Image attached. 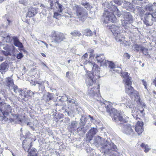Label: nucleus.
<instances>
[{"mask_svg":"<svg viewBox=\"0 0 156 156\" xmlns=\"http://www.w3.org/2000/svg\"><path fill=\"white\" fill-rule=\"evenodd\" d=\"M95 59L98 62L100 63L101 66H107V62H108V61H106L105 57L103 54L97 55L95 57Z\"/></svg>","mask_w":156,"mask_h":156,"instance_id":"obj_16","label":"nucleus"},{"mask_svg":"<svg viewBox=\"0 0 156 156\" xmlns=\"http://www.w3.org/2000/svg\"><path fill=\"white\" fill-rule=\"evenodd\" d=\"M93 56H94L93 55V54L90 53V57H91Z\"/></svg>","mask_w":156,"mask_h":156,"instance_id":"obj_64","label":"nucleus"},{"mask_svg":"<svg viewBox=\"0 0 156 156\" xmlns=\"http://www.w3.org/2000/svg\"><path fill=\"white\" fill-rule=\"evenodd\" d=\"M124 56L126 58H127V59H129L130 58V55L128 53H126L124 54Z\"/></svg>","mask_w":156,"mask_h":156,"instance_id":"obj_51","label":"nucleus"},{"mask_svg":"<svg viewBox=\"0 0 156 156\" xmlns=\"http://www.w3.org/2000/svg\"><path fill=\"white\" fill-rule=\"evenodd\" d=\"M52 96V94L49 92L48 93V94L47 95L46 100L47 101H48L51 99Z\"/></svg>","mask_w":156,"mask_h":156,"instance_id":"obj_40","label":"nucleus"},{"mask_svg":"<svg viewBox=\"0 0 156 156\" xmlns=\"http://www.w3.org/2000/svg\"><path fill=\"white\" fill-rule=\"evenodd\" d=\"M105 5L108 9V10L112 11L111 12L115 16L116 15L119 17L121 15L122 13L119 10L116 6L113 5L112 1H111L110 3L105 2Z\"/></svg>","mask_w":156,"mask_h":156,"instance_id":"obj_9","label":"nucleus"},{"mask_svg":"<svg viewBox=\"0 0 156 156\" xmlns=\"http://www.w3.org/2000/svg\"><path fill=\"white\" fill-rule=\"evenodd\" d=\"M98 130L96 128H91L88 132V136H89V138H91L97 132Z\"/></svg>","mask_w":156,"mask_h":156,"instance_id":"obj_27","label":"nucleus"},{"mask_svg":"<svg viewBox=\"0 0 156 156\" xmlns=\"http://www.w3.org/2000/svg\"><path fill=\"white\" fill-rule=\"evenodd\" d=\"M84 64H88L89 66H91L92 68V69L94 70V69L95 70H98V65L96 64L94 62H89L88 61H86L85 62H84Z\"/></svg>","mask_w":156,"mask_h":156,"instance_id":"obj_26","label":"nucleus"},{"mask_svg":"<svg viewBox=\"0 0 156 156\" xmlns=\"http://www.w3.org/2000/svg\"><path fill=\"white\" fill-rule=\"evenodd\" d=\"M114 2L116 4L120 5L123 3V1L122 0H113Z\"/></svg>","mask_w":156,"mask_h":156,"instance_id":"obj_45","label":"nucleus"},{"mask_svg":"<svg viewBox=\"0 0 156 156\" xmlns=\"http://www.w3.org/2000/svg\"><path fill=\"white\" fill-rule=\"evenodd\" d=\"M68 102V108L65 110L66 112L69 116H71L75 111V109H77L76 101L71 98L67 97Z\"/></svg>","mask_w":156,"mask_h":156,"instance_id":"obj_7","label":"nucleus"},{"mask_svg":"<svg viewBox=\"0 0 156 156\" xmlns=\"http://www.w3.org/2000/svg\"><path fill=\"white\" fill-rule=\"evenodd\" d=\"M2 39L4 41L7 43H11L13 40L14 45L20 48H22L23 46L21 43L19 41L18 38L16 37H12L10 34H6L3 36H1Z\"/></svg>","mask_w":156,"mask_h":156,"instance_id":"obj_5","label":"nucleus"},{"mask_svg":"<svg viewBox=\"0 0 156 156\" xmlns=\"http://www.w3.org/2000/svg\"><path fill=\"white\" fill-rule=\"evenodd\" d=\"M34 16L37 13V10L35 8H31L29 9Z\"/></svg>","mask_w":156,"mask_h":156,"instance_id":"obj_39","label":"nucleus"},{"mask_svg":"<svg viewBox=\"0 0 156 156\" xmlns=\"http://www.w3.org/2000/svg\"><path fill=\"white\" fill-rule=\"evenodd\" d=\"M143 123L141 121H138L134 128L135 131L137 133L138 135H140L143 131Z\"/></svg>","mask_w":156,"mask_h":156,"instance_id":"obj_18","label":"nucleus"},{"mask_svg":"<svg viewBox=\"0 0 156 156\" xmlns=\"http://www.w3.org/2000/svg\"><path fill=\"white\" fill-rule=\"evenodd\" d=\"M69 72H66V76L67 77H68V76L69 75Z\"/></svg>","mask_w":156,"mask_h":156,"instance_id":"obj_61","label":"nucleus"},{"mask_svg":"<svg viewBox=\"0 0 156 156\" xmlns=\"http://www.w3.org/2000/svg\"><path fill=\"white\" fill-rule=\"evenodd\" d=\"M94 76V73H91L90 71L87 72L85 75L84 77L87 86H91L92 85L93 83L96 82L95 80H93Z\"/></svg>","mask_w":156,"mask_h":156,"instance_id":"obj_10","label":"nucleus"},{"mask_svg":"<svg viewBox=\"0 0 156 156\" xmlns=\"http://www.w3.org/2000/svg\"><path fill=\"white\" fill-rule=\"evenodd\" d=\"M70 34L73 37H80L81 35V33L77 30H75L71 32Z\"/></svg>","mask_w":156,"mask_h":156,"instance_id":"obj_31","label":"nucleus"},{"mask_svg":"<svg viewBox=\"0 0 156 156\" xmlns=\"http://www.w3.org/2000/svg\"><path fill=\"white\" fill-rule=\"evenodd\" d=\"M124 20H121L122 25L125 29L128 30L131 26V24L134 21V18L130 12H124L122 13Z\"/></svg>","mask_w":156,"mask_h":156,"instance_id":"obj_3","label":"nucleus"},{"mask_svg":"<svg viewBox=\"0 0 156 156\" xmlns=\"http://www.w3.org/2000/svg\"><path fill=\"white\" fill-rule=\"evenodd\" d=\"M44 83L45 82L43 81H39L37 83L39 87V91L41 92H42L44 90L45 87L44 85Z\"/></svg>","mask_w":156,"mask_h":156,"instance_id":"obj_29","label":"nucleus"},{"mask_svg":"<svg viewBox=\"0 0 156 156\" xmlns=\"http://www.w3.org/2000/svg\"><path fill=\"white\" fill-rule=\"evenodd\" d=\"M61 15L58 12H55L54 14L53 17L55 18H57V17Z\"/></svg>","mask_w":156,"mask_h":156,"instance_id":"obj_48","label":"nucleus"},{"mask_svg":"<svg viewBox=\"0 0 156 156\" xmlns=\"http://www.w3.org/2000/svg\"><path fill=\"white\" fill-rule=\"evenodd\" d=\"M23 56V55L21 53H20L17 54L16 56V58L18 59H21Z\"/></svg>","mask_w":156,"mask_h":156,"instance_id":"obj_46","label":"nucleus"},{"mask_svg":"<svg viewBox=\"0 0 156 156\" xmlns=\"http://www.w3.org/2000/svg\"><path fill=\"white\" fill-rule=\"evenodd\" d=\"M3 18L5 19H6L8 22V24L9 25L11 24L12 23V20L11 18V17L9 16L8 14H5L3 16Z\"/></svg>","mask_w":156,"mask_h":156,"instance_id":"obj_33","label":"nucleus"},{"mask_svg":"<svg viewBox=\"0 0 156 156\" xmlns=\"http://www.w3.org/2000/svg\"><path fill=\"white\" fill-rule=\"evenodd\" d=\"M122 77L124 78L123 81L125 82V84H132V82L131 81V78L129 77L127 72H124L121 73Z\"/></svg>","mask_w":156,"mask_h":156,"instance_id":"obj_20","label":"nucleus"},{"mask_svg":"<svg viewBox=\"0 0 156 156\" xmlns=\"http://www.w3.org/2000/svg\"><path fill=\"white\" fill-rule=\"evenodd\" d=\"M125 92L131 97H136L139 96L137 92L134 90L133 88L131 86L132 84H125Z\"/></svg>","mask_w":156,"mask_h":156,"instance_id":"obj_11","label":"nucleus"},{"mask_svg":"<svg viewBox=\"0 0 156 156\" xmlns=\"http://www.w3.org/2000/svg\"><path fill=\"white\" fill-rule=\"evenodd\" d=\"M19 3L23 4L24 5H26L28 4L27 0H20L19 1Z\"/></svg>","mask_w":156,"mask_h":156,"instance_id":"obj_42","label":"nucleus"},{"mask_svg":"<svg viewBox=\"0 0 156 156\" xmlns=\"http://www.w3.org/2000/svg\"><path fill=\"white\" fill-rule=\"evenodd\" d=\"M28 151H26L28 152L27 156H38V153L36 149L33 148L28 149Z\"/></svg>","mask_w":156,"mask_h":156,"instance_id":"obj_24","label":"nucleus"},{"mask_svg":"<svg viewBox=\"0 0 156 156\" xmlns=\"http://www.w3.org/2000/svg\"><path fill=\"white\" fill-rule=\"evenodd\" d=\"M12 110V108L9 105L0 102V111L5 117L7 116L10 113H11Z\"/></svg>","mask_w":156,"mask_h":156,"instance_id":"obj_8","label":"nucleus"},{"mask_svg":"<svg viewBox=\"0 0 156 156\" xmlns=\"http://www.w3.org/2000/svg\"><path fill=\"white\" fill-rule=\"evenodd\" d=\"M148 49L144 47H142L141 50V51L144 55H146L148 54Z\"/></svg>","mask_w":156,"mask_h":156,"instance_id":"obj_38","label":"nucleus"},{"mask_svg":"<svg viewBox=\"0 0 156 156\" xmlns=\"http://www.w3.org/2000/svg\"><path fill=\"white\" fill-rule=\"evenodd\" d=\"M84 34L86 36H90L93 35V33L92 31L88 29H86L84 30Z\"/></svg>","mask_w":156,"mask_h":156,"instance_id":"obj_34","label":"nucleus"},{"mask_svg":"<svg viewBox=\"0 0 156 156\" xmlns=\"http://www.w3.org/2000/svg\"><path fill=\"white\" fill-rule=\"evenodd\" d=\"M9 67V64L8 62L5 61L2 63L0 66V72L2 74H4L7 71Z\"/></svg>","mask_w":156,"mask_h":156,"instance_id":"obj_19","label":"nucleus"},{"mask_svg":"<svg viewBox=\"0 0 156 156\" xmlns=\"http://www.w3.org/2000/svg\"><path fill=\"white\" fill-rule=\"evenodd\" d=\"M27 93L28 95L29 96L31 97L34 94V93L30 90L27 91Z\"/></svg>","mask_w":156,"mask_h":156,"instance_id":"obj_52","label":"nucleus"},{"mask_svg":"<svg viewBox=\"0 0 156 156\" xmlns=\"http://www.w3.org/2000/svg\"><path fill=\"white\" fill-rule=\"evenodd\" d=\"M142 81L143 85L144 86L145 88L147 89V83L144 80H142Z\"/></svg>","mask_w":156,"mask_h":156,"instance_id":"obj_53","label":"nucleus"},{"mask_svg":"<svg viewBox=\"0 0 156 156\" xmlns=\"http://www.w3.org/2000/svg\"><path fill=\"white\" fill-rule=\"evenodd\" d=\"M57 5L58 7V8L59 9V10H58L59 12H62V5H61L58 2H56Z\"/></svg>","mask_w":156,"mask_h":156,"instance_id":"obj_49","label":"nucleus"},{"mask_svg":"<svg viewBox=\"0 0 156 156\" xmlns=\"http://www.w3.org/2000/svg\"><path fill=\"white\" fill-rule=\"evenodd\" d=\"M108 62H107V64H109V67L112 69H113L114 71H116L118 73H119L121 72V68L120 67H118L116 66L114 63L112 62L108 61Z\"/></svg>","mask_w":156,"mask_h":156,"instance_id":"obj_21","label":"nucleus"},{"mask_svg":"<svg viewBox=\"0 0 156 156\" xmlns=\"http://www.w3.org/2000/svg\"><path fill=\"white\" fill-rule=\"evenodd\" d=\"M51 37L55 42L58 43L62 41L64 39L63 34L60 33H57L55 31L52 32Z\"/></svg>","mask_w":156,"mask_h":156,"instance_id":"obj_13","label":"nucleus"},{"mask_svg":"<svg viewBox=\"0 0 156 156\" xmlns=\"http://www.w3.org/2000/svg\"><path fill=\"white\" fill-rule=\"evenodd\" d=\"M88 93L91 96H94L95 95L94 91L92 89L89 90L88 91Z\"/></svg>","mask_w":156,"mask_h":156,"instance_id":"obj_41","label":"nucleus"},{"mask_svg":"<svg viewBox=\"0 0 156 156\" xmlns=\"http://www.w3.org/2000/svg\"><path fill=\"white\" fill-rule=\"evenodd\" d=\"M122 101L123 103H126V108H129L131 109L132 112H133V110H134L136 108V107L132 103V102L129 101V98L126 95H124L122 97Z\"/></svg>","mask_w":156,"mask_h":156,"instance_id":"obj_15","label":"nucleus"},{"mask_svg":"<svg viewBox=\"0 0 156 156\" xmlns=\"http://www.w3.org/2000/svg\"><path fill=\"white\" fill-rule=\"evenodd\" d=\"M111 107L110 105L106 106L105 108L106 112L109 113L114 121L116 122L119 121L120 122L123 132L127 134H133L134 127L126 123L127 121L122 117L121 115L116 109Z\"/></svg>","mask_w":156,"mask_h":156,"instance_id":"obj_1","label":"nucleus"},{"mask_svg":"<svg viewBox=\"0 0 156 156\" xmlns=\"http://www.w3.org/2000/svg\"><path fill=\"white\" fill-rule=\"evenodd\" d=\"M87 118L85 115L82 116L80 119V124L82 126H84L86 122Z\"/></svg>","mask_w":156,"mask_h":156,"instance_id":"obj_35","label":"nucleus"},{"mask_svg":"<svg viewBox=\"0 0 156 156\" xmlns=\"http://www.w3.org/2000/svg\"><path fill=\"white\" fill-rule=\"evenodd\" d=\"M81 5L84 6L88 10H90L92 8V6L88 3L86 2H83L82 1L81 2Z\"/></svg>","mask_w":156,"mask_h":156,"instance_id":"obj_28","label":"nucleus"},{"mask_svg":"<svg viewBox=\"0 0 156 156\" xmlns=\"http://www.w3.org/2000/svg\"><path fill=\"white\" fill-rule=\"evenodd\" d=\"M88 118L89 119H90V121L91 122H93L94 120L93 117L91 116L90 115H88Z\"/></svg>","mask_w":156,"mask_h":156,"instance_id":"obj_56","label":"nucleus"},{"mask_svg":"<svg viewBox=\"0 0 156 156\" xmlns=\"http://www.w3.org/2000/svg\"><path fill=\"white\" fill-rule=\"evenodd\" d=\"M142 47L143 46L140 45H139L137 44H133V49L135 51L138 52H139L140 50L141 51Z\"/></svg>","mask_w":156,"mask_h":156,"instance_id":"obj_30","label":"nucleus"},{"mask_svg":"<svg viewBox=\"0 0 156 156\" xmlns=\"http://www.w3.org/2000/svg\"><path fill=\"white\" fill-rule=\"evenodd\" d=\"M123 7L126 8L127 10H129L130 9H133V8L131 3L129 2H127L125 0H123Z\"/></svg>","mask_w":156,"mask_h":156,"instance_id":"obj_25","label":"nucleus"},{"mask_svg":"<svg viewBox=\"0 0 156 156\" xmlns=\"http://www.w3.org/2000/svg\"><path fill=\"white\" fill-rule=\"evenodd\" d=\"M94 140L96 145H101L105 156H120V154L117 151L116 146L111 141L105 140L99 136L95 137Z\"/></svg>","mask_w":156,"mask_h":156,"instance_id":"obj_2","label":"nucleus"},{"mask_svg":"<svg viewBox=\"0 0 156 156\" xmlns=\"http://www.w3.org/2000/svg\"><path fill=\"white\" fill-rule=\"evenodd\" d=\"M13 90L14 92L16 93L17 92L19 93L20 91V90H19L18 89V87L17 86H15L13 88Z\"/></svg>","mask_w":156,"mask_h":156,"instance_id":"obj_50","label":"nucleus"},{"mask_svg":"<svg viewBox=\"0 0 156 156\" xmlns=\"http://www.w3.org/2000/svg\"><path fill=\"white\" fill-rule=\"evenodd\" d=\"M109 28L115 36L117 41L121 42L124 41V37L121 35V27L115 25H112L110 26Z\"/></svg>","mask_w":156,"mask_h":156,"instance_id":"obj_4","label":"nucleus"},{"mask_svg":"<svg viewBox=\"0 0 156 156\" xmlns=\"http://www.w3.org/2000/svg\"><path fill=\"white\" fill-rule=\"evenodd\" d=\"M32 141L31 139L26 138L22 143L23 147L25 151H28L32 146Z\"/></svg>","mask_w":156,"mask_h":156,"instance_id":"obj_17","label":"nucleus"},{"mask_svg":"<svg viewBox=\"0 0 156 156\" xmlns=\"http://www.w3.org/2000/svg\"><path fill=\"white\" fill-rule=\"evenodd\" d=\"M87 51L88 52L91 54H93L94 52V50L90 48L88 49Z\"/></svg>","mask_w":156,"mask_h":156,"instance_id":"obj_55","label":"nucleus"},{"mask_svg":"<svg viewBox=\"0 0 156 156\" xmlns=\"http://www.w3.org/2000/svg\"><path fill=\"white\" fill-rule=\"evenodd\" d=\"M88 56V54L87 53H86L82 57V59H85L86 58H87Z\"/></svg>","mask_w":156,"mask_h":156,"instance_id":"obj_54","label":"nucleus"},{"mask_svg":"<svg viewBox=\"0 0 156 156\" xmlns=\"http://www.w3.org/2000/svg\"><path fill=\"white\" fill-rule=\"evenodd\" d=\"M140 146L144 149V151L146 153L148 152L151 149L147 145L144 143L140 145Z\"/></svg>","mask_w":156,"mask_h":156,"instance_id":"obj_32","label":"nucleus"},{"mask_svg":"<svg viewBox=\"0 0 156 156\" xmlns=\"http://www.w3.org/2000/svg\"><path fill=\"white\" fill-rule=\"evenodd\" d=\"M105 16H106L105 21L106 23H108V20L113 23L116 21V19L115 15L112 12H110L108 10H105Z\"/></svg>","mask_w":156,"mask_h":156,"instance_id":"obj_14","label":"nucleus"},{"mask_svg":"<svg viewBox=\"0 0 156 156\" xmlns=\"http://www.w3.org/2000/svg\"><path fill=\"white\" fill-rule=\"evenodd\" d=\"M41 54L43 57H46V55L44 53H41Z\"/></svg>","mask_w":156,"mask_h":156,"instance_id":"obj_62","label":"nucleus"},{"mask_svg":"<svg viewBox=\"0 0 156 156\" xmlns=\"http://www.w3.org/2000/svg\"><path fill=\"white\" fill-rule=\"evenodd\" d=\"M75 13L80 19L84 21L87 16V13L83 8L77 5H75L73 8Z\"/></svg>","mask_w":156,"mask_h":156,"instance_id":"obj_6","label":"nucleus"},{"mask_svg":"<svg viewBox=\"0 0 156 156\" xmlns=\"http://www.w3.org/2000/svg\"><path fill=\"white\" fill-rule=\"evenodd\" d=\"M147 10H148L150 11H152V6H148L147 8Z\"/></svg>","mask_w":156,"mask_h":156,"instance_id":"obj_57","label":"nucleus"},{"mask_svg":"<svg viewBox=\"0 0 156 156\" xmlns=\"http://www.w3.org/2000/svg\"><path fill=\"white\" fill-rule=\"evenodd\" d=\"M143 21L144 23L147 26H149L150 25L149 23V21L148 20V19L147 17Z\"/></svg>","mask_w":156,"mask_h":156,"instance_id":"obj_47","label":"nucleus"},{"mask_svg":"<svg viewBox=\"0 0 156 156\" xmlns=\"http://www.w3.org/2000/svg\"><path fill=\"white\" fill-rule=\"evenodd\" d=\"M136 10L139 15H142L144 13V10L141 7L139 6H136Z\"/></svg>","mask_w":156,"mask_h":156,"instance_id":"obj_36","label":"nucleus"},{"mask_svg":"<svg viewBox=\"0 0 156 156\" xmlns=\"http://www.w3.org/2000/svg\"><path fill=\"white\" fill-rule=\"evenodd\" d=\"M20 92L19 95V98L23 100H25V98L27 96V95L25 94L23 92V90H20Z\"/></svg>","mask_w":156,"mask_h":156,"instance_id":"obj_37","label":"nucleus"},{"mask_svg":"<svg viewBox=\"0 0 156 156\" xmlns=\"http://www.w3.org/2000/svg\"><path fill=\"white\" fill-rule=\"evenodd\" d=\"M12 115H13V117L14 118H15L16 119H17L18 120H19L20 122H21L22 120L21 119H20V118H19L20 115L19 114H15V115H13L12 114Z\"/></svg>","mask_w":156,"mask_h":156,"instance_id":"obj_44","label":"nucleus"},{"mask_svg":"<svg viewBox=\"0 0 156 156\" xmlns=\"http://www.w3.org/2000/svg\"><path fill=\"white\" fill-rule=\"evenodd\" d=\"M5 83L6 86L10 88L12 87L14 85V83L12 76L6 78L5 80Z\"/></svg>","mask_w":156,"mask_h":156,"instance_id":"obj_23","label":"nucleus"},{"mask_svg":"<svg viewBox=\"0 0 156 156\" xmlns=\"http://www.w3.org/2000/svg\"><path fill=\"white\" fill-rule=\"evenodd\" d=\"M78 122L76 121H74L69 124L68 129L71 131H75L78 128Z\"/></svg>","mask_w":156,"mask_h":156,"instance_id":"obj_22","label":"nucleus"},{"mask_svg":"<svg viewBox=\"0 0 156 156\" xmlns=\"http://www.w3.org/2000/svg\"><path fill=\"white\" fill-rule=\"evenodd\" d=\"M3 58L2 57L0 56V61H2L3 60Z\"/></svg>","mask_w":156,"mask_h":156,"instance_id":"obj_60","label":"nucleus"},{"mask_svg":"<svg viewBox=\"0 0 156 156\" xmlns=\"http://www.w3.org/2000/svg\"><path fill=\"white\" fill-rule=\"evenodd\" d=\"M4 50L1 51V53L5 56L12 55L13 52L15 47L13 45H6L3 48Z\"/></svg>","mask_w":156,"mask_h":156,"instance_id":"obj_12","label":"nucleus"},{"mask_svg":"<svg viewBox=\"0 0 156 156\" xmlns=\"http://www.w3.org/2000/svg\"><path fill=\"white\" fill-rule=\"evenodd\" d=\"M68 14L69 15V16H67V15H66L65 16V17H72V13H68Z\"/></svg>","mask_w":156,"mask_h":156,"instance_id":"obj_58","label":"nucleus"},{"mask_svg":"<svg viewBox=\"0 0 156 156\" xmlns=\"http://www.w3.org/2000/svg\"><path fill=\"white\" fill-rule=\"evenodd\" d=\"M34 16V15H33L32 12H31L29 9H28V11L26 17H28L29 18H30L33 16Z\"/></svg>","mask_w":156,"mask_h":156,"instance_id":"obj_43","label":"nucleus"},{"mask_svg":"<svg viewBox=\"0 0 156 156\" xmlns=\"http://www.w3.org/2000/svg\"><path fill=\"white\" fill-rule=\"evenodd\" d=\"M153 83H154V84L155 85V86H156V80H154L153 82Z\"/></svg>","mask_w":156,"mask_h":156,"instance_id":"obj_59","label":"nucleus"},{"mask_svg":"<svg viewBox=\"0 0 156 156\" xmlns=\"http://www.w3.org/2000/svg\"><path fill=\"white\" fill-rule=\"evenodd\" d=\"M44 44L46 46V47L47 48H48V44L46 43H45V42L44 43Z\"/></svg>","mask_w":156,"mask_h":156,"instance_id":"obj_63","label":"nucleus"}]
</instances>
